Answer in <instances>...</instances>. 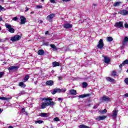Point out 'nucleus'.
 Here are the masks:
<instances>
[{"instance_id": "nucleus-1", "label": "nucleus", "mask_w": 128, "mask_h": 128, "mask_svg": "<svg viewBox=\"0 0 128 128\" xmlns=\"http://www.w3.org/2000/svg\"><path fill=\"white\" fill-rule=\"evenodd\" d=\"M5 26L9 32H10L11 34H14V29L12 28V26L11 24L6 23L5 24Z\"/></svg>"}, {"instance_id": "nucleus-2", "label": "nucleus", "mask_w": 128, "mask_h": 128, "mask_svg": "<svg viewBox=\"0 0 128 128\" xmlns=\"http://www.w3.org/2000/svg\"><path fill=\"white\" fill-rule=\"evenodd\" d=\"M66 92V88H55L53 92H52V94H56V92H58L59 94L60 92Z\"/></svg>"}, {"instance_id": "nucleus-3", "label": "nucleus", "mask_w": 128, "mask_h": 128, "mask_svg": "<svg viewBox=\"0 0 128 128\" xmlns=\"http://www.w3.org/2000/svg\"><path fill=\"white\" fill-rule=\"evenodd\" d=\"M114 26L118 28H124V22H119L115 24Z\"/></svg>"}, {"instance_id": "nucleus-4", "label": "nucleus", "mask_w": 128, "mask_h": 128, "mask_svg": "<svg viewBox=\"0 0 128 128\" xmlns=\"http://www.w3.org/2000/svg\"><path fill=\"white\" fill-rule=\"evenodd\" d=\"M104 40H102V39H100L98 42V44L97 45V48H100V50H102V48H104Z\"/></svg>"}, {"instance_id": "nucleus-5", "label": "nucleus", "mask_w": 128, "mask_h": 128, "mask_svg": "<svg viewBox=\"0 0 128 128\" xmlns=\"http://www.w3.org/2000/svg\"><path fill=\"white\" fill-rule=\"evenodd\" d=\"M118 112L116 108H114V110L112 112V117L114 120H116V116H118Z\"/></svg>"}, {"instance_id": "nucleus-6", "label": "nucleus", "mask_w": 128, "mask_h": 128, "mask_svg": "<svg viewBox=\"0 0 128 128\" xmlns=\"http://www.w3.org/2000/svg\"><path fill=\"white\" fill-rule=\"evenodd\" d=\"M20 36L19 35H16L14 36H12L10 38L11 42H16L18 40H20Z\"/></svg>"}, {"instance_id": "nucleus-7", "label": "nucleus", "mask_w": 128, "mask_h": 128, "mask_svg": "<svg viewBox=\"0 0 128 128\" xmlns=\"http://www.w3.org/2000/svg\"><path fill=\"white\" fill-rule=\"evenodd\" d=\"M56 16V14H50L49 16H48L46 18L47 20H48L49 22H52V19Z\"/></svg>"}, {"instance_id": "nucleus-8", "label": "nucleus", "mask_w": 128, "mask_h": 128, "mask_svg": "<svg viewBox=\"0 0 128 128\" xmlns=\"http://www.w3.org/2000/svg\"><path fill=\"white\" fill-rule=\"evenodd\" d=\"M118 14H122V16H128V10H122L118 12Z\"/></svg>"}, {"instance_id": "nucleus-9", "label": "nucleus", "mask_w": 128, "mask_h": 128, "mask_svg": "<svg viewBox=\"0 0 128 128\" xmlns=\"http://www.w3.org/2000/svg\"><path fill=\"white\" fill-rule=\"evenodd\" d=\"M100 100L102 102H108L110 100V98L106 96H104Z\"/></svg>"}, {"instance_id": "nucleus-10", "label": "nucleus", "mask_w": 128, "mask_h": 128, "mask_svg": "<svg viewBox=\"0 0 128 128\" xmlns=\"http://www.w3.org/2000/svg\"><path fill=\"white\" fill-rule=\"evenodd\" d=\"M106 116H99L96 118V120L97 122H100V120H106Z\"/></svg>"}, {"instance_id": "nucleus-11", "label": "nucleus", "mask_w": 128, "mask_h": 128, "mask_svg": "<svg viewBox=\"0 0 128 128\" xmlns=\"http://www.w3.org/2000/svg\"><path fill=\"white\" fill-rule=\"evenodd\" d=\"M18 66H11L8 68V70H18Z\"/></svg>"}, {"instance_id": "nucleus-12", "label": "nucleus", "mask_w": 128, "mask_h": 128, "mask_svg": "<svg viewBox=\"0 0 128 128\" xmlns=\"http://www.w3.org/2000/svg\"><path fill=\"white\" fill-rule=\"evenodd\" d=\"M64 28H72V25L68 23H66L64 24Z\"/></svg>"}, {"instance_id": "nucleus-13", "label": "nucleus", "mask_w": 128, "mask_h": 128, "mask_svg": "<svg viewBox=\"0 0 128 128\" xmlns=\"http://www.w3.org/2000/svg\"><path fill=\"white\" fill-rule=\"evenodd\" d=\"M20 18V24H26V18H24V16H22Z\"/></svg>"}, {"instance_id": "nucleus-14", "label": "nucleus", "mask_w": 128, "mask_h": 128, "mask_svg": "<svg viewBox=\"0 0 128 128\" xmlns=\"http://www.w3.org/2000/svg\"><path fill=\"white\" fill-rule=\"evenodd\" d=\"M45 104L46 105V106H54V104H56V102H45Z\"/></svg>"}, {"instance_id": "nucleus-15", "label": "nucleus", "mask_w": 128, "mask_h": 128, "mask_svg": "<svg viewBox=\"0 0 128 128\" xmlns=\"http://www.w3.org/2000/svg\"><path fill=\"white\" fill-rule=\"evenodd\" d=\"M69 92L72 96H76V90L74 89L70 90Z\"/></svg>"}, {"instance_id": "nucleus-16", "label": "nucleus", "mask_w": 128, "mask_h": 128, "mask_svg": "<svg viewBox=\"0 0 128 128\" xmlns=\"http://www.w3.org/2000/svg\"><path fill=\"white\" fill-rule=\"evenodd\" d=\"M87 96H90V94H81L78 96V98H86Z\"/></svg>"}, {"instance_id": "nucleus-17", "label": "nucleus", "mask_w": 128, "mask_h": 128, "mask_svg": "<svg viewBox=\"0 0 128 128\" xmlns=\"http://www.w3.org/2000/svg\"><path fill=\"white\" fill-rule=\"evenodd\" d=\"M104 62L105 64H108L110 62V60L108 56H104Z\"/></svg>"}, {"instance_id": "nucleus-18", "label": "nucleus", "mask_w": 128, "mask_h": 128, "mask_svg": "<svg viewBox=\"0 0 128 128\" xmlns=\"http://www.w3.org/2000/svg\"><path fill=\"white\" fill-rule=\"evenodd\" d=\"M52 66L53 68H56V66H60V62L55 61L52 63Z\"/></svg>"}, {"instance_id": "nucleus-19", "label": "nucleus", "mask_w": 128, "mask_h": 128, "mask_svg": "<svg viewBox=\"0 0 128 128\" xmlns=\"http://www.w3.org/2000/svg\"><path fill=\"white\" fill-rule=\"evenodd\" d=\"M128 36H124L123 39V41H122V44H123L124 46V44H128Z\"/></svg>"}, {"instance_id": "nucleus-20", "label": "nucleus", "mask_w": 128, "mask_h": 128, "mask_svg": "<svg viewBox=\"0 0 128 128\" xmlns=\"http://www.w3.org/2000/svg\"><path fill=\"white\" fill-rule=\"evenodd\" d=\"M106 80H108V82H114L115 80L114 79L110 78V77H107L106 78Z\"/></svg>"}, {"instance_id": "nucleus-21", "label": "nucleus", "mask_w": 128, "mask_h": 128, "mask_svg": "<svg viewBox=\"0 0 128 128\" xmlns=\"http://www.w3.org/2000/svg\"><path fill=\"white\" fill-rule=\"evenodd\" d=\"M38 54L39 56H44V51L42 50H38Z\"/></svg>"}, {"instance_id": "nucleus-22", "label": "nucleus", "mask_w": 128, "mask_h": 128, "mask_svg": "<svg viewBox=\"0 0 128 128\" xmlns=\"http://www.w3.org/2000/svg\"><path fill=\"white\" fill-rule=\"evenodd\" d=\"M42 118H48V114L47 113L42 112L40 114Z\"/></svg>"}, {"instance_id": "nucleus-23", "label": "nucleus", "mask_w": 128, "mask_h": 128, "mask_svg": "<svg viewBox=\"0 0 128 128\" xmlns=\"http://www.w3.org/2000/svg\"><path fill=\"white\" fill-rule=\"evenodd\" d=\"M46 84L47 86H52V84H54V82L52 80H48L46 82Z\"/></svg>"}, {"instance_id": "nucleus-24", "label": "nucleus", "mask_w": 128, "mask_h": 128, "mask_svg": "<svg viewBox=\"0 0 128 128\" xmlns=\"http://www.w3.org/2000/svg\"><path fill=\"white\" fill-rule=\"evenodd\" d=\"M28 78H30V76L29 75H26L24 78L23 80V82H28Z\"/></svg>"}, {"instance_id": "nucleus-25", "label": "nucleus", "mask_w": 128, "mask_h": 128, "mask_svg": "<svg viewBox=\"0 0 128 128\" xmlns=\"http://www.w3.org/2000/svg\"><path fill=\"white\" fill-rule=\"evenodd\" d=\"M50 46L53 48V50L54 52H56V50H58V48H56V46L54 44H50Z\"/></svg>"}, {"instance_id": "nucleus-26", "label": "nucleus", "mask_w": 128, "mask_h": 128, "mask_svg": "<svg viewBox=\"0 0 128 128\" xmlns=\"http://www.w3.org/2000/svg\"><path fill=\"white\" fill-rule=\"evenodd\" d=\"M0 100H10V98L6 97H0Z\"/></svg>"}, {"instance_id": "nucleus-27", "label": "nucleus", "mask_w": 128, "mask_h": 128, "mask_svg": "<svg viewBox=\"0 0 128 128\" xmlns=\"http://www.w3.org/2000/svg\"><path fill=\"white\" fill-rule=\"evenodd\" d=\"M26 92L24 90L20 91V92L18 94V96H22L24 94H26Z\"/></svg>"}, {"instance_id": "nucleus-28", "label": "nucleus", "mask_w": 128, "mask_h": 128, "mask_svg": "<svg viewBox=\"0 0 128 128\" xmlns=\"http://www.w3.org/2000/svg\"><path fill=\"white\" fill-rule=\"evenodd\" d=\"M20 86H21L23 88H26V84H24V82H20L19 83Z\"/></svg>"}, {"instance_id": "nucleus-29", "label": "nucleus", "mask_w": 128, "mask_h": 128, "mask_svg": "<svg viewBox=\"0 0 128 128\" xmlns=\"http://www.w3.org/2000/svg\"><path fill=\"white\" fill-rule=\"evenodd\" d=\"M120 4H122V2H116L114 4V6H120Z\"/></svg>"}, {"instance_id": "nucleus-30", "label": "nucleus", "mask_w": 128, "mask_h": 128, "mask_svg": "<svg viewBox=\"0 0 128 128\" xmlns=\"http://www.w3.org/2000/svg\"><path fill=\"white\" fill-rule=\"evenodd\" d=\"M79 128H90L84 124H80L79 126Z\"/></svg>"}, {"instance_id": "nucleus-31", "label": "nucleus", "mask_w": 128, "mask_h": 128, "mask_svg": "<svg viewBox=\"0 0 128 128\" xmlns=\"http://www.w3.org/2000/svg\"><path fill=\"white\" fill-rule=\"evenodd\" d=\"M22 114H26V116H28V112H26V109H24V108H22Z\"/></svg>"}, {"instance_id": "nucleus-32", "label": "nucleus", "mask_w": 128, "mask_h": 128, "mask_svg": "<svg viewBox=\"0 0 128 128\" xmlns=\"http://www.w3.org/2000/svg\"><path fill=\"white\" fill-rule=\"evenodd\" d=\"M82 84V88H86L88 86V83L86 82H84Z\"/></svg>"}, {"instance_id": "nucleus-33", "label": "nucleus", "mask_w": 128, "mask_h": 128, "mask_svg": "<svg viewBox=\"0 0 128 128\" xmlns=\"http://www.w3.org/2000/svg\"><path fill=\"white\" fill-rule=\"evenodd\" d=\"M42 122H44L42 120H35V124H42Z\"/></svg>"}, {"instance_id": "nucleus-34", "label": "nucleus", "mask_w": 128, "mask_h": 128, "mask_svg": "<svg viewBox=\"0 0 128 128\" xmlns=\"http://www.w3.org/2000/svg\"><path fill=\"white\" fill-rule=\"evenodd\" d=\"M113 40L114 39L112 38V37L110 36V37L107 38L108 42H112Z\"/></svg>"}, {"instance_id": "nucleus-35", "label": "nucleus", "mask_w": 128, "mask_h": 128, "mask_svg": "<svg viewBox=\"0 0 128 128\" xmlns=\"http://www.w3.org/2000/svg\"><path fill=\"white\" fill-rule=\"evenodd\" d=\"M108 112V110H106V109H104L100 111V114H105L106 112Z\"/></svg>"}, {"instance_id": "nucleus-36", "label": "nucleus", "mask_w": 128, "mask_h": 128, "mask_svg": "<svg viewBox=\"0 0 128 128\" xmlns=\"http://www.w3.org/2000/svg\"><path fill=\"white\" fill-rule=\"evenodd\" d=\"M111 76H116V72L112 71Z\"/></svg>"}, {"instance_id": "nucleus-37", "label": "nucleus", "mask_w": 128, "mask_h": 128, "mask_svg": "<svg viewBox=\"0 0 128 128\" xmlns=\"http://www.w3.org/2000/svg\"><path fill=\"white\" fill-rule=\"evenodd\" d=\"M124 82L126 83V84L127 86H128V78H126L124 80Z\"/></svg>"}, {"instance_id": "nucleus-38", "label": "nucleus", "mask_w": 128, "mask_h": 128, "mask_svg": "<svg viewBox=\"0 0 128 128\" xmlns=\"http://www.w3.org/2000/svg\"><path fill=\"white\" fill-rule=\"evenodd\" d=\"M46 103H42V108H46Z\"/></svg>"}, {"instance_id": "nucleus-39", "label": "nucleus", "mask_w": 128, "mask_h": 128, "mask_svg": "<svg viewBox=\"0 0 128 128\" xmlns=\"http://www.w3.org/2000/svg\"><path fill=\"white\" fill-rule=\"evenodd\" d=\"M54 122H60V119L56 117L54 118Z\"/></svg>"}, {"instance_id": "nucleus-40", "label": "nucleus", "mask_w": 128, "mask_h": 128, "mask_svg": "<svg viewBox=\"0 0 128 128\" xmlns=\"http://www.w3.org/2000/svg\"><path fill=\"white\" fill-rule=\"evenodd\" d=\"M4 72H0V78L4 76Z\"/></svg>"}, {"instance_id": "nucleus-41", "label": "nucleus", "mask_w": 128, "mask_h": 128, "mask_svg": "<svg viewBox=\"0 0 128 128\" xmlns=\"http://www.w3.org/2000/svg\"><path fill=\"white\" fill-rule=\"evenodd\" d=\"M123 63L124 64H128V60H126L124 61L123 62Z\"/></svg>"}, {"instance_id": "nucleus-42", "label": "nucleus", "mask_w": 128, "mask_h": 128, "mask_svg": "<svg viewBox=\"0 0 128 128\" xmlns=\"http://www.w3.org/2000/svg\"><path fill=\"white\" fill-rule=\"evenodd\" d=\"M124 66V64L122 62V64L119 66L120 68H122Z\"/></svg>"}, {"instance_id": "nucleus-43", "label": "nucleus", "mask_w": 128, "mask_h": 128, "mask_svg": "<svg viewBox=\"0 0 128 128\" xmlns=\"http://www.w3.org/2000/svg\"><path fill=\"white\" fill-rule=\"evenodd\" d=\"M124 66V64L122 62V64L119 66L120 68H122Z\"/></svg>"}, {"instance_id": "nucleus-44", "label": "nucleus", "mask_w": 128, "mask_h": 128, "mask_svg": "<svg viewBox=\"0 0 128 128\" xmlns=\"http://www.w3.org/2000/svg\"><path fill=\"white\" fill-rule=\"evenodd\" d=\"M18 20V17H14L12 18V20H14V22H16V20Z\"/></svg>"}, {"instance_id": "nucleus-45", "label": "nucleus", "mask_w": 128, "mask_h": 128, "mask_svg": "<svg viewBox=\"0 0 128 128\" xmlns=\"http://www.w3.org/2000/svg\"><path fill=\"white\" fill-rule=\"evenodd\" d=\"M36 8H42V6H36Z\"/></svg>"}, {"instance_id": "nucleus-46", "label": "nucleus", "mask_w": 128, "mask_h": 128, "mask_svg": "<svg viewBox=\"0 0 128 128\" xmlns=\"http://www.w3.org/2000/svg\"><path fill=\"white\" fill-rule=\"evenodd\" d=\"M44 46H48V42H45L44 44Z\"/></svg>"}, {"instance_id": "nucleus-47", "label": "nucleus", "mask_w": 128, "mask_h": 128, "mask_svg": "<svg viewBox=\"0 0 128 128\" xmlns=\"http://www.w3.org/2000/svg\"><path fill=\"white\" fill-rule=\"evenodd\" d=\"M124 28H128V24L126 23L124 24Z\"/></svg>"}, {"instance_id": "nucleus-48", "label": "nucleus", "mask_w": 128, "mask_h": 128, "mask_svg": "<svg viewBox=\"0 0 128 128\" xmlns=\"http://www.w3.org/2000/svg\"><path fill=\"white\" fill-rule=\"evenodd\" d=\"M50 2L52 4H54L56 3V0H50Z\"/></svg>"}, {"instance_id": "nucleus-49", "label": "nucleus", "mask_w": 128, "mask_h": 128, "mask_svg": "<svg viewBox=\"0 0 128 128\" xmlns=\"http://www.w3.org/2000/svg\"><path fill=\"white\" fill-rule=\"evenodd\" d=\"M48 100L49 102H52V98H48Z\"/></svg>"}, {"instance_id": "nucleus-50", "label": "nucleus", "mask_w": 128, "mask_h": 128, "mask_svg": "<svg viewBox=\"0 0 128 128\" xmlns=\"http://www.w3.org/2000/svg\"><path fill=\"white\" fill-rule=\"evenodd\" d=\"M43 100H46V102L48 101V98H44Z\"/></svg>"}, {"instance_id": "nucleus-51", "label": "nucleus", "mask_w": 128, "mask_h": 128, "mask_svg": "<svg viewBox=\"0 0 128 128\" xmlns=\"http://www.w3.org/2000/svg\"><path fill=\"white\" fill-rule=\"evenodd\" d=\"M58 78L59 80H62V76H58Z\"/></svg>"}, {"instance_id": "nucleus-52", "label": "nucleus", "mask_w": 128, "mask_h": 128, "mask_svg": "<svg viewBox=\"0 0 128 128\" xmlns=\"http://www.w3.org/2000/svg\"><path fill=\"white\" fill-rule=\"evenodd\" d=\"M4 10V8L2 6L0 5V10Z\"/></svg>"}, {"instance_id": "nucleus-53", "label": "nucleus", "mask_w": 128, "mask_h": 128, "mask_svg": "<svg viewBox=\"0 0 128 128\" xmlns=\"http://www.w3.org/2000/svg\"><path fill=\"white\" fill-rule=\"evenodd\" d=\"M62 2H70V0H62Z\"/></svg>"}, {"instance_id": "nucleus-54", "label": "nucleus", "mask_w": 128, "mask_h": 128, "mask_svg": "<svg viewBox=\"0 0 128 128\" xmlns=\"http://www.w3.org/2000/svg\"><path fill=\"white\" fill-rule=\"evenodd\" d=\"M124 96H126V98H128V93H126L124 94Z\"/></svg>"}, {"instance_id": "nucleus-55", "label": "nucleus", "mask_w": 128, "mask_h": 128, "mask_svg": "<svg viewBox=\"0 0 128 128\" xmlns=\"http://www.w3.org/2000/svg\"><path fill=\"white\" fill-rule=\"evenodd\" d=\"M58 100H59V101L62 100V98H58Z\"/></svg>"}, {"instance_id": "nucleus-56", "label": "nucleus", "mask_w": 128, "mask_h": 128, "mask_svg": "<svg viewBox=\"0 0 128 128\" xmlns=\"http://www.w3.org/2000/svg\"><path fill=\"white\" fill-rule=\"evenodd\" d=\"M97 108H98V106H94L93 107V108H94V110H96V109Z\"/></svg>"}, {"instance_id": "nucleus-57", "label": "nucleus", "mask_w": 128, "mask_h": 128, "mask_svg": "<svg viewBox=\"0 0 128 128\" xmlns=\"http://www.w3.org/2000/svg\"><path fill=\"white\" fill-rule=\"evenodd\" d=\"M8 128H14V126H10L8 127Z\"/></svg>"}, {"instance_id": "nucleus-58", "label": "nucleus", "mask_w": 128, "mask_h": 128, "mask_svg": "<svg viewBox=\"0 0 128 128\" xmlns=\"http://www.w3.org/2000/svg\"><path fill=\"white\" fill-rule=\"evenodd\" d=\"M34 84H38V81H36L34 82Z\"/></svg>"}, {"instance_id": "nucleus-59", "label": "nucleus", "mask_w": 128, "mask_h": 128, "mask_svg": "<svg viewBox=\"0 0 128 128\" xmlns=\"http://www.w3.org/2000/svg\"><path fill=\"white\" fill-rule=\"evenodd\" d=\"M29 8H26V10H25V12H28V10Z\"/></svg>"}, {"instance_id": "nucleus-60", "label": "nucleus", "mask_w": 128, "mask_h": 128, "mask_svg": "<svg viewBox=\"0 0 128 128\" xmlns=\"http://www.w3.org/2000/svg\"><path fill=\"white\" fill-rule=\"evenodd\" d=\"M48 34V31H46V32H45V34Z\"/></svg>"}, {"instance_id": "nucleus-61", "label": "nucleus", "mask_w": 128, "mask_h": 128, "mask_svg": "<svg viewBox=\"0 0 128 128\" xmlns=\"http://www.w3.org/2000/svg\"><path fill=\"white\" fill-rule=\"evenodd\" d=\"M2 18L1 17H0V22H2Z\"/></svg>"}, {"instance_id": "nucleus-62", "label": "nucleus", "mask_w": 128, "mask_h": 128, "mask_svg": "<svg viewBox=\"0 0 128 128\" xmlns=\"http://www.w3.org/2000/svg\"><path fill=\"white\" fill-rule=\"evenodd\" d=\"M93 6H96V4H93Z\"/></svg>"}, {"instance_id": "nucleus-63", "label": "nucleus", "mask_w": 128, "mask_h": 128, "mask_svg": "<svg viewBox=\"0 0 128 128\" xmlns=\"http://www.w3.org/2000/svg\"><path fill=\"white\" fill-rule=\"evenodd\" d=\"M40 23H42V20H40Z\"/></svg>"}, {"instance_id": "nucleus-64", "label": "nucleus", "mask_w": 128, "mask_h": 128, "mask_svg": "<svg viewBox=\"0 0 128 128\" xmlns=\"http://www.w3.org/2000/svg\"><path fill=\"white\" fill-rule=\"evenodd\" d=\"M2 112V109L0 108V114H1Z\"/></svg>"}]
</instances>
